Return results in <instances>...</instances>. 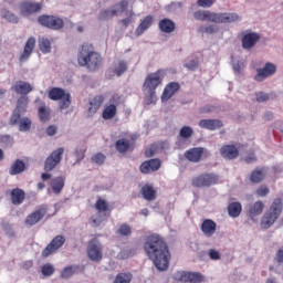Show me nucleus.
Segmentation results:
<instances>
[{
  "label": "nucleus",
  "instance_id": "f257e3e1",
  "mask_svg": "<svg viewBox=\"0 0 283 283\" xmlns=\"http://www.w3.org/2000/svg\"><path fill=\"white\" fill-rule=\"evenodd\" d=\"M144 251L158 271H167L169 269L171 253L169 252V245H167L163 237L158 234L148 235L144 243Z\"/></svg>",
  "mask_w": 283,
  "mask_h": 283
},
{
  "label": "nucleus",
  "instance_id": "f03ea898",
  "mask_svg": "<svg viewBox=\"0 0 283 283\" xmlns=\"http://www.w3.org/2000/svg\"><path fill=\"white\" fill-rule=\"evenodd\" d=\"M77 63L80 67H86L90 72H96V70H101L103 66V56L94 50V45L85 42L78 51Z\"/></svg>",
  "mask_w": 283,
  "mask_h": 283
},
{
  "label": "nucleus",
  "instance_id": "7ed1b4c3",
  "mask_svg": "<svg viewBox=\"0 0 283 283\" xmlns=\"http://www.w3.org/2000/svg\"><path fill=\"white\" fill-rule=\"evenodd\" d=\"M163 81H165V71L158 70L155 73H149L144 82L143 90L148 94V104L156 103V90H158L159 85H163Z\"/></svg>",
  "mask_w": 283,
  "mask_h": 283
},
{
  "label": "nucleus",
  "instance_id": "20e7f679",
  "mask_svg": "<svg viewBox=\"0 0 283 283\" xmlns=\"http://www.w3.org/2000/svg\"><path fill=\"white\" fill-rule=\"evenodd\" d=\"M282 198H276L270 206V208L266 210V212L263 214L261 219V227L262 229H271L273 224L277 221L280 216H282Z\"/></svg>",
  "mask_w": 283,
  "mask_h": 283
},
{
  "label": "nucleus",
  "instance_id": "39448f33",
  "mask_svg": "<svg viewBox=\"0 0 283 283\" xmlns=\"http://www.w3.org/2000/svg\"><path fill=\"white\" fill-rule=\"evenodd\" d=\"M95 209L98 212L96 217H91V223L93 227H101L107 218H109L112 213V208L109 207V203L107 200L103 198H98L95 202Z\"/></svg>",
  "mask_w": 283,
  "mask_h": 283
},
{
  "label": "nucleus",
  "instance_id": "423d86ee",
  "mask_svg": "<svg viewBox=\"0 0 283 283\" xmlns=\"http://www.w3.org/2000/svg\"><path fill=\"white\" fill-rule=\"evenodd\" d=\"M48 96L50 101H60V109H67V107L72 105V95L61 87H52L49 91Z\"/></svg>",
  "mask_w": 283,
  "mask_h": 283
},
{
  "label": "nucleus",
  "instance_id": "0eeeda50",
  "mask_svg": "<svg viewBox=\"0 0 283 283\" xmlns=\"http://www.w3.org/2000/svg\"><path fill=\"white\" fill-rule=\"evenodd\" d=\"M218 175L213 172L201 174L197 177H193L191 180L192 187L197 189H202L205 187H211V185H218Z\"/></svg>",
  "mask_w": 283,
  "mask_h": 283
},
{
  "label": "nucleus",
  "instance_id": "6e6552de",
  "mask_svg": "<svg viewBox=\"0 0 283 283\" xmlns=\"http://www.w3.org/2000/svg\"><path fill=\"white\" fill-rule=\"evenodd\" d=\"M38 23L43 28H49V30H62L65 27L63 19L56 15L42 14L38 18Z\"/></svg>",
  "mask_w": 283,
  "mask_h": 283
},
{
  "label": "nucleus",
  "instance_id": "1a4fd4ad",
  "mask_svg": "<svg viewBox=\"0 0 283 283\" xmlns=\"http://www.w3.org/2000/svg\"><path fill=\"white\" fill-rule=\"evenodd\" d=\"M109 104H107L103 112H102V118L104 120H112L118 114V105H120V95L115 94L113 95L109 101Z\"/></svg>",
  "mask_w": 283,
  "mask_h": 283
},
{
  "label": "nucleus",
  "instance_id": "9d476101",
  "mask_svg": "<svg viewBox=\"0 0 283 283\" xmlns=\"http://www.w3.org/2000/svg\"><path fill=\"white\" fill-rule=\"evenodd\" d=\"M63 154H65V149L63 147L53 150L44 161V171H52L57 167V165H61Z\"/></svg>",
  "mask_w": 283,
  "mask_h": 283
},
{
  "label": "nucleus",
  "instance_id": "9b49d317",
  "mask_svg": "<svg viewBox=\"0 0 283 283\" xmlns=\"http://www.w3.org/2000/svg\"><path fill=\"white\" fill-rule=\"evenodd\" d=\"M87 255L92 262H101L103 260V245L96 239L88 241Z\"/></svg>",
  "mask_w": 283,
  "mask_h": 283
},
{
  "label": "nucleus",
  "instance_id": "f8f14e48",
  "mask_svg": "<svg viewBox=\"0 0 283 283\" xmlns=\"http://www.w3.org/2000/svg\"><path fill=\"white\" fill-rule=\"evenodd\" d=\"M65 237L57 234L55 235L51 242L45 247V249L42 251V258H50V255H53V253H56L59 249L65 244Z\"/></svg>",
  "mask_w": 283,
  "mask_h": 283
},
{
  "label": "nucleus",
  "instance_id": "ddd939ff",
  "mask_svg": "<svg viewBox=\"0 0 283 283\" xmlns=\"http://www.w3.org/2000/svg\"><path fill=\"white\" fill-rule=\"evenodd\" d=\"M20 12L24 15L36 14L43 10V2L25 0L19 6Z\"/></svg>",
  "mask_w": 283,
  "mask_h": 283
},
{
  "label": "nucleus",
  "instance_id": "4468645a",
  "mask_svg": "<svg viewBox=\"0 0 283 283\" xmlns=\"http://www.w3.org/2000/svg\"><path fill=\"white\" fill-rule=\"evenodd\" d=\"M45 216H48V206H40L38 210L33 211L25 218L27 227H34V224H39Z\"/></svg>",
  "mask_w": 283,
  "mask_h": 283
},
{
  "label": "nucleus",
  "instance_id": "2eb2a0df",
  "mask_svg": "<svg viewBox=\"0 0 283 283\" xmlns=\"http://www.w3.org/2000/svg\"><path fill=\"white\" fill-rule=\"evenodd\" d=\"M277 72V66L275 64L268 62L265 63L264 67L256 70V75L254 76V80L258 81V83H262L264 78H269V76H273Z\"/></svg>",
  "mask_w": 283,
  "mask_h": 283
},
{
  "label": "nucleus",
  "instance_id": "dca6fc26",
  "mask_svg": "<svg viewBox=\"0 0 283 283\" xmlns=\"http://www.w3.org/2000/svg\"><path fill=\"white\" fill-rule=\"evenodd\" d=\"M260 41V35L256 32L247 31L241 38V45L243 50H253Z\"/></svg>",
  "mask_w": 283,
  "mask_h": 283
},
{
  "label": "nucleus",
  "instance_id": "f3484780",
  "mask_svg": "<svg viewBox=\"0 0 283 283\" xmlns=\"http://www.w3.org/2000/svg\"><path fill=\"white\" fill-rule=\"evenodd\" d=\"M163 167V161L158 158L149 159L139 166L140 174H154V171H158Z\"/></svg>",
  "mask_w": 283,
  "mask_h": 283
},
{
  "label": "nucleus",
  "instance_id": "a211bd4d",
  "mask_svg": "<svg viewBox=\"0 0 283 283\" xmlns=\"http://www.w3.org/2000/svg\"><path fill=\"white\" fill-rule=\"evenodd\" d=\"M203 155H205L203 147L190 148L186 150L184 154L186 160H189V163H200V160H202Z\"/></svg>",
  "mask_w": 283,
  "mask_h": 283
},
{
  "label": "nucleus",
  "instance_id": "6ab92c4d",
  "mask_svg": "<svg viewBox=\"0 0 283 283\" xmlns=\"http://www.w3.org/2000/svg\"><path fill=\"white\" fill-rule=\"evenodd\" d=\"M179 91H180V83L178 82L168 83L165 86L164 92L161 94V103H167V101H169V98H171L174 94H176Z\"/></svg>",
  "mask_w": 283,
  "mask_h": 283
},
{
  "label": "nucleus",
  "instance_id": "aec40b11",
  "mask_svg": "<svg viewBox=\"0 0 283 283\" xmlns=\"http://www.w3.org/2000/svg\"><path fill=\"white\" fill-rule=\"evenodd\" d=\"M34 48H36V39L34 38H29L22 54L20 55V63H25L30 56H32V52H34Z\"/></svg>",
  "mask_w": 283,
  "mask_h": 283
},
{
  "label": "nucleus",
  "instance_id": "412c9836",
  "mask_svg": "<svg viewBox=\"0 0 283 283\" xmlns=\"http://www.w3.org/2000/svg\"><path fill=\"white\" fill-rule=\"evenodd\" d=\"M200 229L206 238H211L218 229V223L211 219H205Z\"/></svg>",
  "mask_w": 283,
  "mask_h": 283
},
{
  "label": "nucleus",
  "instance_id": "4be33fe9",
  "mask_svg": "<svg viewBox=\"0 0 283 283\" xmlns=\"http://www.w3.org/2000/svg\"><path fill=\"white\" fill-rule=\"evenodd\" d=\"M220 154L222 158H227L228 160H234L240 156V150L233 145H224L220 149Z\"/></svg>",
  "mask_w": 283,
  "mask_h": 283
},
{
  "label": "nucleus",
  "instance_id": "5701e85b",
  "mask_svg": "<svg viewBox=\"0 0 283 283\" xmlns=\"http://www.w3.org/2000/svg\"><path fill=\"white\" fill-rule=\"evenodd\" d=\"M262 211H264V202L256 201L248 207V217L255 222V218L262 216Z\"/></svg>",
  "mask_w": 283,
  "mask_h": 283
},
{
  "label": "nucleus",
  "instance_id": "b1692460",
  "mask_svg": "<svg viewBox=\"0 0 283 283\" xmlns=\"http://www.w3.org/2000/svg\"><path fill=\"white\" fill-rule=\"evenodd\" d=\"M240 21L238 13H216L214 23H235Z\"/></svg>",
  "mask_w": 283,
  "mask_h": 283
},
{
  "label": "nucleus",
  "instance_id": "393cba45",
  "mask_svg": "<svg viewBox=\"0 0 283 283\" xmlns=\"http://www.w3.org/2000/svg\"><path fill=\"white\" fill-rule=\"evenodd\" d=\"M222 125V120L220 119H201L199 122V127H201V129H209L210 132H214V129H220Z\"/></svg>",
  "mask_w": 283,
  "mask_h": 283
},
{
  "label": "nucleus",
  "instance_id": "a878e982",
  "mask_svg": "<svg viewBox=\"0 0 283 283\" xmlns=\"http://www.w3.org/2000/svg\"><path fill=\"white\" fill-rule=\"evenodd\" d=\"M154 25V17L153 15H146L139 23V25L136 29V35L142 36V34H145L146 30H149Z\"/></svg>",
  "mask_w": 283,
  "mask_h": 283
},
{
  "label": "nucleus",
  "instance_id": "bb28decb",
  "mask_svg": "<svg viewBox=\"0 0 283 283\" xmlns=\"http://www.w3.org/2000/svg\"><path fill=\"white\" fill-rule=\"evenodd\" d=\"M158 28L160 32H164L165 34H171L176 30V22L174 20L164 18L159 21Z\"/></svg>",
  "mask_w": 283,
  "mask_h": 283
},
{
  "label": "nucleus",
  "instance_id": "cd10ccee",
  "mask_svg": "<svg viewBox=\"0 0 283 283\" xmlns=\"http://www.w3.org/2000/svg\"><path fill=\"white\" fill-rule=\"evenodd\" d=\"M10 196L12 205L15 206L23 205V200H25V191L21 188L12 189Z\"/></svg>",
  "mask_w": 283,
  "mask_h": 283
},
{
  "label": "nucleus",
  "instance_id": "c85d7f7f",
  "mask_svg": "<svg viewBox=\"0 0 283 283\" xmlns=\"http://www.w3.org/2000/svg\"><path fill=\"white\" fill-rule=\"evenodd\" d=\"M193 18L196 21H210L211 23H216V13L211 11H196Z\"/></svg>",
  "mask_w": 283,
  "mask_h": 283
},
{
  "label": "nucleus",
  "instance_id": "c756f323",
  "mask_svg": "<svg viewBox=\"0 0 283 283\" xmlns=\"http://www.w3.org/2000/svg\"><path fill=\"white\" fill-rule=\"evenodd\" d=\"M63 187H65V177L60 176L51 180V189L55 196H59L63 191Z\"/></svg>",
  "mask_w": 283,
  "mask_h": 283
},
{
  "label": "nucleus",
  "instance_id": "7c9ffc66",
  "mask_svg": "<svg viewBox=\"0 0 283 283\" xmlns=\"http://www.w3.org/2000/svg\"><path fill=\"white\" fill-rule=\"evenodd\" d=\"M140 193L143 198L149 202H151V200H156L157 198L156 189H154V186L151 185H144L140 189Z\"/></svg>",
  "mask_w": 283,
  "mask_h": 283
},
{
  "label": "nucleus",
  "instance_id": "2f4dec72",
  "mask_svg": "<svg viewBox=\"0 0 283 283\" xmlns=\"http://www.w3.org/2000/svg\"><path fill=\"white\" fill-rule=\"evenodd\" d=\"M25 171V163L21 159H17L9 168L10 176H19Z\"/></svg>",
  "mask_w": 283,
  "mask_h": 283
},
{
  "label": "nucleus",
  "instance_id": "473e14b6",
  "mask_svg": "<svg viewBox=\"0 0 283 283\" xmlns=\"http://www.w3.org/2000/svg\"><path fill=\"white\" fill-rule=\"evenodd\" d=\"M104 102H105V97L103 95H96L95 97H93V99L90 102L91 106L88 108V113L96 114V112L101 109V106L103 105Z\"/></svg>",
  "mask_w": 283,
  "mask_h": 283
},
{
  "label": "nucleus",
  "instance_id": "72a5a7b5",
  "mask_svg": "<svg viewBox=\"0 0 283 283\" xmlns=\"http://www.w3.org/2000/svg\"><path fill=\"white\" fill-rule=\"evenodd\" d=\"M240 213H242V203L238 201L229 203L228 216H230V218H240Z\"/></svg>",
  "mask_w": 283,
  "mask_h": 283
},
{
  "label": "nucleus",
  "instance_id": "f704fd0d",
  "mask_svg": "<svg viewBox=\"0 0 283 283\" xmlns=\"http://www.w3.org/2000/svg\"><path fill=\"white\" fill-rule=\"evenodd\" d=\"M264 178H266V172L263 168H256L250 175V180L251 182H254V185H259Z\"/></svg>",
  "mask_w": 283,
  "mask_h": 283
},
{
  "label": "nucleus",
  "instance_id": "c9c22d12",
  "mask_svg": "<svg viewBox=\"0 0 283 283\" xmlns=\"http://www.w3.org/2000/svg\"><path fill=\"white\" fill-rule=\"evenodd\" d=\"M115 148L119 154H126V151H129V149H132V143L129 142V139L122 138L115 143Z\"/></svg>",
  "mask_w": 283,
  "mask_h": 283
},
{
  "label": "nucleus",
  "instance_id": "e433bc0d",
  "mask_svg": "<svg viewBox=\"0 0 283 283\" xmlns=\"http://www.w3.org/2000/svg\"><path fill=\"white\" fill-rule=\"evenodd\" d=\"M184 282L200 283L203 282L205 276L198 272H189L182 275Z\"/></svg>",
  "mask_w": 283,
  "mask_h": 283
},
{
  "label": "nucleus",
  "instance_id": "4c0bfd02",
  "mask_svg": "<svg viewBox=\"0 0 283 283\" xmlns=\"http://www.w3.org/2000/svg\"><path fill=\"white\" fill-rule=\"evenodd\" d=\"M12 90H14V92L17 94H30V92L32 91V85H30L27 82H18Z\"/></svg>",
  "mask_w": 283,
  "mask_h": 283
},
{
  "label": "nucleus",
  "instance_id": "58836bf2",
  "mask_svg": "<svg viewBox=\"0 0 283 283\" xmlns=\"http://www.w3.org/2000/svg\"><path fill=\"white\" fill-rule=\"evenodd\" d=\"M50 114H52V111L45 105L40 106L38 109V115L41 123H48V120H50Z\"/></svg>",
  "mask_w": 283,
  "mask_h": 283
},
{
  "label": "nucleus",
  "instance_id": "ea45409f",
  "mask_svg": "<svg viewBox=\"0 0 283 283\" xmlns=\"http://www.w3.org/2000/svg\"><path fill=\"white\" fill-rule=\"evenodd\" d=\"M118 14V10H103L98 14V21H107V19H112V17H116Z\"/></svg>",
  "mask_w": 283,
  "mask_h": 283
},
{
  "label": "nucleus",
  "instance_id": "a19ab883",
  "mask_svg": "<svg viewBox=\"0 0 283 283\" xmlns=\"http://www.w3.org/2000/svg\"><path fill=\"white\" fill-rule=\"evenodd\" d=\"M77 269H78V266H76V265H70V266L64 268L61 272V277L63 280H67V279L72 277V275H74V273H76Z\"/></svg>",
  "mask_w": 283,
  "mask_h": 283
},
{
  "label": "nucleus",
  "instance_id": "79ce46f5",
  "mask_svg": "<svg viewBox=\"0 0 283 283\" xmlns=\"http://www.w3.org/2000/svg\"><path fill=\"white\" fill-rule=\"evenodd\" d=\"M132 277V273H118L113 283H130Z\"/></svg>",
  "mask_w": 283,
  "mask_h": 283
},
{
  "label": "nucleus",
  "instance_id": "37998d69",
  "mask_svg": "<svg viewBox=\"0 0 283 283\" xmlns=\"http://www.w3.org/2000/svg\"><path fill=\"white\" fill-rule=\"evenodd\" d=\"M127 62H125V60H120L115 66L114 73L116 74V76H123V74L127 72Z\"/></svg>",
  "mask_w": 283,
  "mask_h": 283
},
{
  "label": "nucleus",
  "instance_id": "c03bdc74",
  "mask_svg": "<svg viewBox=\"0 0 283 283\" xmlns=\"http://www.w3.org/2000/svg\"><path fill=\"white\" fill-rule=\"evenodd\" d=\"M19 125V132H30V128L32 127V120L28 117H22Z\"/></svg>",
  "mask_w": 283,
  "mask_h": 283
},
{
  "label": "nucleus",
  "instance_id": "a18cd8bd",
  "mask_svg": "<svg viewBox=\"0 0 283 283\" xmlns=\"http://www.w3.org/2000/svg\"><path fill=\"white\" fill-rule=\"evenodd\" d=\"M117 233L124 238H129V235H132V227L127 223H123L119 226Z\"/></svg>",
  "mask_w": 283,
  "mask_h": 283
},
{
  "label": "nucleus",
  "instance_id": "49530a36",
  "mask_svg": "<svg viewBox=\"0 0 283 283\" xmlns=\"http://www.w3.org/2000/svg\"><path fill=\"white\" fill-rule=\"evenodd\" d=\"M179 136L180 138H184L186 140L191 138V136H193V128H191L190 126L181 127L179 132Z\"/></svg>",
  "mask_w": 283,
  "mask_h": 283
},
{
  "label": "nucleus",
  "instance_id": "de8ad7c7",
  "mask_svg": "<svg viewBox=\"0 0 283 283\" xmlns=\"http://www.w3.org/2000/svg\"><path fill=\"white\" fill-rule=\"evenodd\" d=\"M39 48L43 54H48L52 50V43L48 39H42L39 43Z\"/></svg>",
  "mask_w": 283,
  "mask_h": 283
},
{
  "label": "nucleus",
  "instance_id": "09e8293b",
  "mask_svg": "<svg viewBox=\"0 0 283 283\" xmlns=\"http://www.w3.org/2000/svg\"><path fill=\"white\" fill-rule=\"evenodd\" d=\"M23 118H21V111L19 109H14L11 117H10V122L9 124L12 126L19 125L21 123Z\"/></svg>",
  "mask_w": 283,
  "mask_h": 283
},
{
  "label": "nucleus",
  "instance_id": "8fccbe9b",
  "mask_svg": "<svg viewBox=\"0 0 283 283\" xmlns=\"http://www.w3.org/2000/svg\"><path fill=\"white\" fill-rule=\"evenodd\" d=\"M27 108H28V97L22 96L18 99L15 109H18V112L23 113L25 112Z\"/></svg>",
  "mask_w": 283,
  "mask_h": 283
},
{
  "label": "nucleus",
  "instance_id": "3c124183",
  "mask_svg": "<svg viewBox=\"0 0 283 283\" xmlns=\"http://www.w3.org/2000/svg\"><path fill=\"white\" fill-rule=\"evenodd\" d=\"M42 275H44L45 277L54 275V266L50 263L44 264L42 266Z\"/></svg>",
  "mask_w": 283,
  "mask_h": 283
},
{
  "label": "nucleus",
  "instance_id": "603ef678",
  "mask_svg": "<svg viewBox=\"0 0 283 283\" xmlns=\"http://www.w3.org/2000/svg\"><path fill=\"white\" fill-rule=\"evenodd\" d=\"M199 32H202L205 34H216V32H218V27L216 25L200 27Z\"/></svg>",
  "mask_w": 283,
  "mask_h": 283
},
{
  "label": "nucleus",
  "instance_id": "864d4df0",
  "mask_svg": "<svg viewBox=\"0 0 283 283\" xmlns=\"http://www.w3.org/2000/svg\"><path fill=\"white\" fill-rule=\"evenodd\" d=\"M115 8H117V9H113V10H117L118 12H125V10H127V8H129V1L122 0L115 4Z\"/></svg>",
  "mask_w": 283,
  "mask_h": 283
},
{
  "label": "nucleus",
  "instance_id": "5fc2aeb1",
  "mask_svg": "<svg viewBox=\"0 0 283 283\" xmlns=\"http://www.w3.org/2000/svg\"><path fill=\"white\" fill-rule=\"evenodd\" d=\"M105 156L102 153H97L95 154L91 160L92 163H95V165H103V163H105Z\"/></svg>",
  "mask_w": 283,
  "mask_h": 283
},
{
  "label": "nucleus",
  "instance_id": "6e6d98bb",
  "mask_svg": "<svg viewBox=\"0 0 283 283\" xmlns=\"http://www.w3.org/2000/svg\"><path fill=\"white\" fill-rule=\"evenodd\" d=\"M255 193H256V196H258L259 198H264V197L269 196V193H270L269 187H266V186H261V187H259V188L256 189Z\"/></svg>",
  "mask_w": 283,
  "mask_h": 283
},
{
  "label": "nucleus",
  "instance_id": "4d7b16f0",
  "mask_svg": "<svg viewBox=\"0 0 283 283\" xmlns=\"http://www.w3.org/2000/svg\"><path fill=\"white\" fill-rule=\"evenodd\" d=\"M216 3V0H198V8H211Z\"/></svg>",
  "mask_w": 283,
  "mask_h": 283
},
{
  "label": "nucleus",
  "instance_id": "13d9d810",
  "mask_svg": "<svg viewBox=\"0 0 283 283\" xmlns=\"http://www.w3.org/2000/svg\"><path fill=\"white\" fill-rule=\"evenodd\" d=\"M134 10H130L128 17L120 20V23L124 28H129V23H132V19H134Z\"/></svg>",
  "mask_w": 283,
  "mask_h": 283
},
{
  "label": "nucleus",
  "instance_id": "bf43d9fd",
  "mask_svg": "<svg viewBox=\"0 0 283 283\" xmlns=\"http://www.w3.org/2000/svg\"><path fill=\"white\" fill-rule=\"evenodd\" d=\"M255 96H256L258 103H264V102L269 101V94H266L264 92H259L255 94Z\"/></svg>",
  "mask_w": 283,
  "mask_h": 283
},
{
  "label": "nucleus",
  "instance_id": "052dcab7",
  "mask_svg": "<svg viewBox=\"0 0 283 283\" xmlns=\"http://www.w3.org/2000/svg\"><path fill=\"white\" fill-rule=\"evenodd\" d=\"M209 258L210 260H220V252L211 249L209 251Z\"/></svg>",
  "mask_w": 283,
  "mask_h": 283
},
{
  "label": "nucleus",
  "instance_id": "680f3d73",
  "mask_svg": "<svg viewBox=\"0 0 283 283\" xmlns=\"http://www.w3.org/2000/svg\"><path fill=\"white\" fill-rule=\"evenodd\" d=\"M186 67H187L188 70H191V72H193V71L197 70V67H198V61L192 60V61L188 62V63L186 64Z\"/></svg>",
  "mask_w": 283,
  "mask_h": 283
},
{
  "label": "nucleus",
  "instance_id": "e2e57ef3",
  "mask_svg": "<svg viewBox=\"0 0 283 283\" xmlns=\"http://www.w3.org/2000/svg\"><path fill=\"white\" fill-rule=\"evenodd\" d=\"M275 260L280 264H283V247L277 250Z\"/></svg>",
  "mask_w": 283,
  "mask_h": 283
},
{
  "label": "nucleus",
  "instance_id": "0e129e2a",
  "mask_svg": "<svg viewBox=\"0 0 283 283\" xmlns=\"http://www.w3.org/2000/svg\"><path fill=\"white\" fill-rule=\"evenodd\" d=\"M244 161L247 163V165H251V163L258 161V157H255L253 154H251L244 158Z\"/></svg>",
  "mask_w": 283,
  "mask_h": 283
},
{
  "label": "nucleus",
  "instance_id": "69168bd1",
  "mask_svg": "<svg viewBox=\"0 0 283 283\" xmlns=\"http://www.w3.org/2000/svg\"><path fill=\"white\" fill-rule=\"evenodd\" d=\"M56 130H57L56 126L51 125L46 128V134L48 136H54L56 134Z\"/></svg>",
  "mask_w": 283,
  "mask_h": 283
},
{
  "label": "nucleus",
  "instance_id": "338daca9",
  "mask_svg": "<svg viewBox=\"0 0 283 283\" xmlns=\"http://www.w3.org/2000/svg\"><path fill=\"white\" fill-rule=\"evenodd\" d=\"M154 154H156V148L154 146H151L150 148H147L145 151L146 158H151Z\"/></svg>",
  "mask_w": 283,
  "mask_h": 283
},
{
  "label": "nucleus",
  "instance_id": "774afa93",
  "mask_svg": "<svg viewBox=\"0 0 283 283\" xmlns=\"http://www.w3.org/2000/svg\"><path fill=\"white\" fill-rule=\"evenodd\" d=\"M264 119L265 120H273V113L271 112H268L264 114Z\"/></svg>",
  "mask_w": 283,
  "mask_h": 283
}]
</instances>
